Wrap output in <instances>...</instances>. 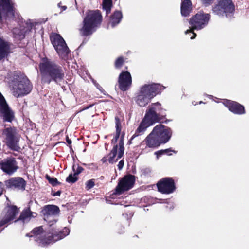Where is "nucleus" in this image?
<instances>
[{
	"mask_svg": "<svg viewBox=\"0 0 249 249\" xmlns=\"http://www.w3.org/2000/svg\"><path fill=\"white\" fill-rule=\"evenodd\" d=\"M39 69L42 75V81L48 84L52 80L56 83L61 81L65 76L62 67L47 58L42 59Z\"/></svg>",
	"mask_w": 249,
	"mask_h": 249,
	"instance_id": "1",
	"label": "nucleus"
},
{
	"mask_svg": "<svg viewBox=\"0 0 249 249\" xmlns=\"http://www.w3.org/2000/svg\"><path fill=\"white\" fill-rule=\"evenodd\" d=\"M172 134L170 128L162 124H158L155 126L151 133L147 135L143 141L146 147L155 149L161 144L167 143L170 139Z\"/></svg>",
	"mask_w": 249,
	"mask_h": 249,
	"instance_id": "2",
	"label": "nucleus"
},
{
	"mask_svg": "<svg viewBox=\"0 0 249 249\" xmlns=\"http://www.w3.org/2000/svg\"><path fill=\"white\" fill-rule=\"evenodd\" d=\"M164 89V86L159 84H145L141 87L137 91L135 101L139 106L145 107L152 99Z\"/></svg>",
	"mask_w": 249,
	"mask_h": 249,
	"instance_id": "3",
	"label": "nucleus"
},
{
	"mask_svg": "<svg viewBox=\"0 0 249 249\" xmlns=\"http://www.w3.org/2000/svg\"><path fill=\"white\" fill-rule=\"evenodd\" d=\"M69 233L70 230L65 227L62 231L52 233L51 236L48 235L46 237V234L43 231L42 227H38L33 229L31 232L27 234L26 236L33 237L34 240L38 242L40 246H44L63 238Z\"/></svg>",
	"mask_w": 249,
	"mask_h": 249,
	"instance_id": "4",
	"label": "nucleus"
},
{
	"mask_svg": "<svg viewBox=\"0 0 249 249\" xmlns=\"http://www.w3.org/2000/svg\"><path fill=\"white\" fill-rule=\"evenodd\" d=\"M102 21V15L98 10L89 11L83 21V27L79 30L84 36L91 35Z\"/></svg>",
	"mask_w": 249,
	"mask_h": 249,
	"instance_id": "5",
	"label": "nucleus"
},
{
	"mask_svg": "<svg viewBox=\"0 0 249 249\" xmlns=\"http://www.w3.org/2000/svg\"><path fill=\"white\" fill-rule=\"evenodd\" d=\"M10 87L13 95L16 97L28 94L31 91L32 87L27 77L18 76L10 83Z\"/></svg>",
	"mask_w": 249,
	"mask_h": 249,
	"instance_id": "6",
	"label": "nucleus"
},
{
	"mask_svg": "<svg viewBox=\"0 0 249 249\" xmlns=\"http://www.w3.org/2000/svg\"><path fill=\"white\" fill-rule=\"evenodd\" d=\"M210 18L211 16L209 14L201 12L197 13L190 18L189 23L191 26V28L187 30L185 32V34H192L190 38L194 39L196 35L193 32V30H199L205 28L208 24Z\"/></svg>",
	"mask_w": 249,
	"mask_h": 249,
	"instance_id": "7",
	"label": "nucleus"
},
{
	"mask_svg": "<svg viewBox=\"0 0 249 249\" xmlns=\"http://www.w3.org/2000/svg\"><path fill=\"white\" fill-rule=\"evenodd\" d=\"M4 141L7 146L11 149L18 151L20 135L15 127H7L3 129L2 133Z\"/></svg>",
	"mask_w": 249,
	"mask_h": 249,
	"instance_id": "8",
	"label": "nucleus"
},
{
	"mask_svg": "<svg viewBox=\"0 0 249 249\" xmlns=\"http://www.w3.org/2000/svg\"><path fill=\"white\" fill-rule=\"evenodd\" d=\"M50 39L53 46L60 57L65 58L69 53V49L64 39L56 33H52Z\"/></svg>",
	"mask_w": 249,
	"mask_h": 249,
	"instance_id": "9",
	"label": "nucleus"
},
{
	"mask_svg": "<svg viewBox=\"0 0 249 249\" xmlns=\"http://www.w3.org/2000/svg\"><path fill=\"white\" fill-rule=\"evenodd\" d=\"M161 110L160 103L159 102L152 103L148 107L143 119L152 125L160 121Z\"/></svg>",
	"mask_w": 249,
	"mask_h": 249,
	"instance_id": "10",
	"label": "nucleus"
},
{
	"mask_svg": "<svg viewBox=\"0 0 249 249\" xmlns=\"http://www.w3.org/2000/svg\"><path fill=\"white\" fill-rule=\"evenodd\" d=\"M234 11V5L231 0H218V4L213 8V12L217 15L232 13Z\"/></svg>",
	"mask_w": 249,
	"mask_h": 249,
	"instance_id": "11",
	"label": "nucleus"
},
{
	"mask_svg": "<svg viewBox=\"0 0 249 249\" xmlns=\"http://www.w3.org/2000/svg\"><path fill=\"white\" fill-rule=\"evenodd\" d=\"M15 16V10L12 0H0V21L11 18Z\"/></svg>",
	"mask_w": 249,
	"mask_h": 249,
	"instance_id": "12",
	"label": "nucleus"
},
{
	"mask_svg": "<svg viewBox=\"0 0 249 249\" xmlns=\"http://www.w3.org/2000/svg\"><path fill=\"white\" fill-rule=\"evenodd\" d=\"M135 181V176L127 175L122 178L119 181L115 189V194L121 195L123 192L131 189Z\"/></svg>",
	"mask_w": 249,
	"mask_h": 249,
	"instance_id": "13",
	"label": "nucleus"
},
{
	"mask_svg": "<svg viewBox=\"0 0 249 249\" xmlns=\"http://www.w3.org/2000/svg\"><path fill=\"white\" fill-rule=\"evenodd\" d=\"M124 135H123L119 141L118 144L113 146L112 150L108 155V161L109 163H115L122 157L124 151Z\"/></svg>",
	"mask_w": 249,
	"mask_h": 249,
	"instance_id": "14",
	"label": "nucleus"
},
{
	"mask_svg": "<svg viewBox=\"0 0 249 249\" xmlns=\"http://www.w3.org/2000/svg\"><path fill=\"white\" fill-rule=\"evenodd\" d=\"M34 24L30 21L22 23L19 28H15L13 30V37L16 40H21L24 38L32 30Z\"/></svg>",
	"mask_w": 249,
	"mask_h": 249,
	"instance_id": "15",
	"label": "nucleus"
},
{
	"mask_svg": "<svg viewBox=\"0 0 249 249\" xmlns=\"http://www.w3.org/2000/svg\"><path fill=\"white\" fill-rule=\"evenodd\" d=\"M42 213L44 214V220L48 222L50 225H52L53 224V223H52V220L54 221L55 222L56 221L55 217L58 215L59 209L55 205H46L44 207Z\"/></svg>",
	"mask_w": 249,
	"mask_h": 249,
	"instance_id": "16",
	"label": "nucleus"
},
{
	"mask_svg": "<svg viewBox=\"0 0 249 249\" xmlns=\"http://www.w3.org/2000/svg\"><path fill=\"white\" fill-rule=\"evenodd\" d=\"M159 191L163 194H170L173 192L176 187L174 180L169 178H165L157 183Z\"/></svg>",
	"mask_w": 249,
	"mask_h": 249,
	"instance_id": "17",
	"label": "nucleus"
},
{
	"mask_svg": "<svg viewBox=\"0 0 249 249\" xmlns=\"http://www.w3.org/2000/svg\"><path fill=\"white\" fill-rule=\"evenodd\" d=\"M118 82L119 88L122 90H127L132 84V78L130 73L128 71H124L121 73Z\"/></svg>",
	"mask_w": 249,
	"mask_h": 249,
	"instance_id": "18",
	"label": "nucleus"
},
{
	"mask_svg": "<svg viewBox=\"0 0 249 249\" xmlns=\"http://www.w3.org/2000/svg\"><path fill=\"white\" fill-rule=\"evenodd\" d=\"M7 187L24 190L26 185L25 181L21 178H13L5 181Z\"/></svg>",
	"mask_w": 249,
	"mask_h": 249,
	"instance_id": "19",
	"label": "nucleus"
},
{
	"mask_svg": "<svg viewBox=\"0 0 249 249\" xmlns=\"http://www.w3.org/2000/svg\"><path fill=\"white\" fill-rule=\"evenodd\" d=\"M223 103L230 111L235 114H242L245 113L244 107L236 102L225 100Z\"/></svg>",
	"mask_w": 249,
	"mask_h": 249,
	"instance_id": "20",
	"label": "nucleus"
},
{
	"mask_svg": "<svg viewBox=\"0 0 249 249\" xmlns=\"http://www.w3.org/2000/svg\"><path fill=\"white\" fill-rule=\"evenodd\" d=\"M17 168L16 162L13 159H8L1 164V169L8 174H13Z\"/></svg>",
	"mask_w": 249,
	"mask_h": 249,
	"instance_id": "21",
	"label": "nucleus"
},
{
	"mask_svg": "<svg viewBox=\"0 0 249 249\" xmlns=\"http://www.w3.org/2000/svg\"><path fill=\"white\" fill-rule=\"evenodd\" d=\"M9 50L8 43L0 37V60L7 55Z\"/></svg>",
	"mask_w": 249,
	"mask_h": 249,
	"instance_id": "22",
	"label": "nucleus"
},
{
	"mask_svg": "<svg viewBox=\"0 0 249 249\" xmlns=\"http://www.w3.org/2000/svg\"><path fill=\"white\" fill-rule=\"evenodd\" d=\"M36 215L37 214L36 213L31 212L29 209H27L21 213L18 220L24 223L28 222L32 218L36 217Z\"/></svg>",
	"mask_w": 249,
	"mask_h": 249,
	"instance_id": "23",
	"label": "nucleus"
},
{
	"mask_svg": "<svg viewBox=\"0 0 249 249\" xmlns=\"http://www.w3.org/2000/svg\"><path fill=\"white\" fill-rule=\"evenodd\" d=\"M192 10V2L190 0H184L181 5V13L182 16H189Z\"/></svg>",
	"mask_w": 249,
	"mask_h": 249,
	"instance_id": "24",
	"label": "nucleus"
},
{
	"mask_svg": "<svg viewBox=\"0 0 249 249\" xmlns=\"http://www.w3.org/2000/svg\"><path fill=\"white\" fill-rule=\"evenodd\" d=\"M151 125V124H150L148 122H147L146 121H145V120L143 119L141 123H140L139 127L136 130L135 133L133 136L132 139H133L135 137L138 136L141 134H143L146 130V129Z\"/></svg>",
	"mask_w": 249,
	"mask_h": 249,
	"instance_id": "25",
	"label": "nucleus"
},
{
	"mask_svg": "<svg viewBox=\"0 0 249 249\" xmlns=\"http://www.w3.org/2000/svg\"><path fill=\"white\" fill-rule=\"evenodd\" d=\"M122 18V14L120 11H116L111 17L110 24L112 27H115L119 24Z\"/></svg>",
	"mask_w": 249,
	"mask_h": 249,
	"instance_id": "26",
	"label": "nucleus"
},
{
	"mask_svg": "<svg viewBox=\"0 0 249 249\" xmlns=\"http://www.w3.org/2000/svg\"><path fill=\"white\" fill-rule=\"evenodd\" d=\"M115 124H116V135L112 140V144L116 145L120 134L121 131V122L118 117H115Z\"/></svg>",
	"mask_w": 249,
	"mask_h": 249,
	"instance_id": "27",
	"label": "nucleus"
},
{
	"mask_svg": "<svg viewBox=\"0 0 249 249\" xmlns=\"http://www.w3.org/2000/svg\"><path fill=\"white\" fill-rule=\"evenodd\" d=\"M103 8L107 14L110 12L112 7V0H103Z\"/></svg>",
	"mask_w": 249,
	"mask_h": 249,
	"instance_id": "28",
	"label": "nucleus"
},
{
	"mask_svg": "<svg viewBox=\"0 0 249 249\" xmlns=\"http://www.w3.org/2000/svg\"><path fill=\"white\" fill-rule=\"evenodd\" d=\"M77 175L73 174H70L69 176L66 178V181L69 183H74L77 180Z\"/></svg>",
	"mask_w": 249,
	"mask_h": 249,
	"instance_id": "29",
	"label": "nucleus"
},
{
	"mask_svg": "<svg viewBox=\"0 0 249 249\" xmlns=\"http://www.w3.org/2000/svg\"><path fill=\"white\" fill-rule=\"evenodd\" d=\"M72 169L74 173V175L77 176H78L80 173H81V172L83 170L82 167L76 165H73Z\"/></svg>",
	"mask_w": 249,
	"mask_h": 249,
	"instance_id": "30",
	"label": "nucleus"
},
{
	"mask_svg": "<svg viewBox=\"0 0 249 249\" xmlns=\"http://www.w3.org/2000/svg\"><path fill=\"white\" fill-rule=\"evenodd\" d=\"M46 178L53 186H55L58 183L57 179L56 178H52L48 175H46Z\"/></svg>",
	"mask_w": 249,
	"mask_h": 249,
	"instance_id": "31",
	"label": "nucleus"
},
{
	"mask_svg": "<svg viewBox=\"0 0 249 249\" xmlns=\"http://www.w3.org/2000/svg\"><path fill=\"white\" fill-rule=\"evenodd\" d=\"M124 63L123 58L121 57H119L115 62V67L117 68H120Z\"/></svg>",
	"mask_w": 249,
	"mask_h": 249,
	"instance_id": "32",
	"label": "nucleus"
},
{
	"mask_svg": "<svg viewBox=\"0 0 249 249\" xmlns=\"http://www.w3.org/2000/svg\"><path fill=\"white\" fill-rule=\"evenodd\" d=\"M94 184H94V181L93 179L89 180L86 183V188L88 190L92 188V187H93V186H94Z\"/></svg>",
	"mask_w": 249,
	"mask_h": 249,
	"instance_id": "33",
	"label": "nucleus"
},
{
	"mask_svg": "<svg viewBox=\"0 0 249 249\" xmlns=\"http://www.w3.org/2000/svg\"><path fill=\"white\" fill-rule=\"evenodd\" d=\"M162 150V152L164 154H168L169 155H171V154H169V152H174V153H176L175 151H173V150H171V149H170V148L164 149V150Z\"/></svg>",
	"mask_w": 249,
	"mask_h": 249,
	"instance_id": "34",
	"label": "nucleus"
},
{
	"mask_svg": "<svg viewBox=\"0 0 249 249\" xmlns=\"http://www.w3.org/2000/svg\"><path fill=\"white\" fill-rule=\"evenodd\" d=\"M155 154L157 156V159L160 157L161 155H163V153L162 150H159L155 152Z\"/></svg>",
	"mask_w": 249,
	"mask_h": 249,
	"instance_id": "35",
	"label": "nucleus"
},
{
	"mask_svg": "<svg viewBox=\"0 0 249 249\" xmlns=\"http://www.w3.org/2000/svg\"><path fill=\"white\" fill-rule=\"evenodd\" d=\"M204 4H210L213 2V0H200Z\"/></svg>",
	"mask_w": 249,
	"mask_h": 249,
	"instance_id": "36",
	"label": "nucleus"
},
{
	"mask_svg": "<svg viewBox=\"0 0 249 249\" xmlns=\"http://www.w3.org/2000/svg\"><path fill=\"white\" fill-rule=\"evenodd\" d=\"M61 2H60L58 4V6L61 8V12L65 11L67 9L66 6H61Z\"/></svg>",
	"mask_w": 249,
	"mask_h": 249,
	"instance_id": "37",
	"label": "nucleus"
},
{
	"mask_svg": "<svg viewBox=\"0 0 249 249\" xmlns=\"http://www.w3.org/2000/svg\"><path fill=\"white\" fill-rule=\"evenodd\" d=\"M123 166H124V161L123 160H121V161H119V162L118 164V169L119 170H121L123 168Z\"/></svg>",
	"mask_w": 249,
	"mask_h": 249,
	"instance_id": "38",
	"label": "nucleus"
},
{
	"mask_svg": "<svg viewBox=\"0 0 249 249\" xmlns=\"http://www.w3.org/2000/svg\"><path fill=\"white\" fill-rule=\"evenodd\" d=\"M2 184L1 182H0V196L2 194L3 189H2Z\"/></svg>",
	"mask_w": 249,
	"mask_h": 249,
	"instance_id": "39",
	"label": "nucleus"
},
{
	"mask_svg": "<svg viewBox=\"0 0 249 249\" xmlns=\"http://www.w3.org/2000/svg\"><path fill=\"white\" fill-rule=\"evenodd\" d=\"M61 194V192L60 191H57L56 192H55L54 194H53V196H60Z\"/></svg>",
	"mask_w": 249,
	"mask_h": 249,
	"instance_id": "40",
	"label": "nucleus"
},
{
	"mask_svg": "<svg viewBox=\"0 0 249 249\" xmlns=\"http://www.w3.org/2000/svg\"><path fill=\"white\" fill-rule=\"evenodd\" d=\"M101 160L102 161V162H103V163H105V162H106L107 161V158H106V157H104V158L102 159V160Z\"/></svg>",
	"mask_w": 249,
	"mask_h": 249,
	"instance_id": "41",
	"label": "nucleus"
},
{
	"mask_svg": "<svg viewBox=\"0 0 249 249\" xmlns=\"http://www.w3.org/2000/svg\"><path fill=\"white\" fill-rule=\"evenodd\" d=\"M67 142L69 144H71V141L69 139L68 137L67 138Z\"/></svg>",
	"mask_w": 249,
	"mask_h": 249,
	"instance_id": "42",
	"label": "nucleus"
},
{
	"mask_svg": "<svg viewBox=\"0 0 249 249\" xmlns=\"http://www.w3.org/2000/svg\"><path fill=\"white\" fill-rule=\"evenodd\" d=\"M96 86L97 89H98L99 90H101V89H100L101 87L99 86V85L98 84H96Z\"/></svg>",
	"mask_w": 249,
	"mask_h": 249,
	"instance_id": "43",
	"label": "nucleus"
},
{
	"mask_svg": "<svg viewBox=\"0 0 249 249\" xmlns=\"http://www.w3.org/2000/svg\"><path fill=\"white\" fill-rule=\"evenodd\" d=\"M202 103V101H200V102H199V104H201Z\"/></svg>",
	"mask_w": 249,
	"mask_h": 249,
	"instance_id": "44",
	"label": "nucleus"
}]
</instances>
